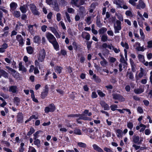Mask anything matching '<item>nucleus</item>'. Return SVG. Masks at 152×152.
Instances as JSON below:
<instances>
[{
  "mask_svg": "<svg viewBox=\"0 0 152 152\" xmlns=\"http://www.w3.org/2000/svg\"><path fill=\"white\" fill-rule=\"evenodd\" d=\"M114 33H119V31L122 28L121 22L119 20H117L114 23Z\"/></svg>",
  "mask_w": 152,
  "mask_h": 152,
  "instance_id": "nucleus-1",
  "label": "nucleus"
},
{
  "mask_svg": "<svg viewBox=\"0 0 152 152\" xmlns=\"http://www.w3.org/2000/svg\"><path fill=\"white\" fill-rule=\"evenodd\" d=\"M46 55L45 50L42 49L39 51V55L37 56L38 61L40 62H43L45 59Z\"/></svg>",
  "mask_w": 152,
  "mask_h": 152,
  "instance_id": "nucleus-2",
  "label": "nucleus"
},
{
  "mask_svg": "<svg viewBox=\"0 0 152 152\" xmlns=\"http://www.w3.org/2000/svg\"><path fill=\"white\" fill-rule=\"evenodd\" d=\"M84 0H71V3L77 7L84 4Z\"/></svg>",
  "mask_w": 152,
  "mask_h": 152,
  "instance_id": "nucleus-3",
  "label": "nucleus"
},
{
  "mask_svg": "<svg viewBox=\"0 0 152 152\" xmlns=\"http://www.w3.org/2000/svg\"><path fill=\"white\" fill-rule=\"evenodd\" d=\"M113 99L118 100L121 102H123L125 101V99L123 96L119 94L116 93L113 94H112Z\"/></svg>",
  "mask_w": 152,
  "mask_h": 152,
  "instance_id": "nucleus-4",
  "label": "nucleus"
},
{
  "mask_svg": "<svg viewBox=\"0 0 152 152\" xmlns=\"http://www.w3.org/2000/svg\"><path fill=\"white\" fill-rule=\"evenodd\" d=\"M30 8L32 12L34 15H38L39 13L37 10L35 5L33 4H31L29 5Z\"/></svg>",
  "mask_w": 152,
  "mask_h": 152,
  "instance_id": "nucleus-5",
  "label": "nucleus"
},
{
  "mask_svg": "<svg viewBox=\"0 0 152 152\" xmlns=\"http://www.w3.org/2000/svg\"><path fill=\"white\" fill-rule=\"evenodd\" d=\"M113 3L117 6V8H120L124 4V1L123 0H114Z\"/></svg>",
  "mask_w": 152,
  "mask_h": 152,
  "instance_id": "nucleus-6",
  "label": "nucleus"
},
{
  "mask_svg": "<svg viewBox=\"0 0 152 152\" xmlns=\"http://www.w3.org/2000/svg\"><path fill=\"white\" fill-rule=\"evenodd\" d=\"M45 36L46 38L49 42L56 39L53 35L49 32L46 33Z\"/></svg>",
  "mask_w": 152,
  "mask_h": 152,
  "instance_id": "nucleus-7",
  "label": "nucleus"
},
{
  "mask_svg": "<svg viewBox=\"0 0 152 152\" xmlns=\"http://www.w3.org/2000/svg\"><path fill=\"white\" fill-rule=\"evenodd\" d=\"M50 42L53 45L54 49L56 50H59V45L58 43L56 40V39Z\"/></svg>",
  "mask_w": 152,
  "mask_h": 152,
  "instance_id": "nucleus-8",
  "label": "nucleus"
},
{
  "mask_svg": "<svg viewBox=\"0 0 152 152\" xmlns=\"http://www.w3.org/2000/svg\"><path fill=\"white\" fill-rule=\"evenodd\" d=\"M16 39L19 42V46H22L24 44V40L20 35H18L16 36Z\"/></svg>",
  "mask_w": 152,
  "mask_h": 152,
  "instance_id": "nucleus-9",
  "label": "nucleus"
},
{
  "mask_svg": "<svg viewBox=\"0 0 152 152\" xmlns=\"http://www.w3.org/2000/svg\"><path fill=\"white\" fill-rule=\"evenodd\" d=\"M48 92V88L47 85L45 87L44 91L42 92L41 94V97L42 99H44L47 95Z\"/></svg>",
  "mask_w": 152,
  "mask_h": 152,
  "instance_id": "nucleus-10",
  "label": "nucleus"
},
{
  "mask_svg": "<svg viewBox=\"0 0 152 152\" xmlns=\"http://www.w3.org/2000/svg\"><path fill=\"white\" fill-rule=\"evenodd\" d=\"M79 118L78 119H83L84 120L90 121L91 120L90 118L87 117L84 114H78Z\"/></svg>",
  "mask_w": 152,
  "mask_h": 152,
  "instance_id": "nucleus-11",
  "label": "nucleus"
},
{
  "mask_svg": "<svg viewBox=\"0 0 152 152\" xmlns=\"http://www.w3.org/2000/svg\"><path fill=\"white\" fill-rule=\"evenodd\" d=\"M145 4L143 1L142 0H140L139 1L138 4L137 5V8L138 9H143L145 7Z\"/></svg>",
  "mask_w": 152,
  "mask_h": 152,
  "instance_id": "nucleus-12",
  "label": "nucleus"
},
{
  "mask_svg": "<svg viewBox=\"0 0 152 152\" xmlns=\"http://www.w3.org/2000/svg\"><path fill=\"white\" fill-rule=\"evenodd\" d=\"M8 74L6 71L2 69H1L0 67V78H1L2 76H3L5 78H8Z\"/></svg>",
  "mask_w": 152,
  "mask_h": 152,
  "instance_id": "nucleus-13",
  "label": "nucleus"
},
{
  "mask_svg": "<svg viewBox=\"0 0 152 152\" xmlns=\"http://www.w3.org/2000/svg\"><path fill=\"white\" fill-rule=\"evenodd\" d=\"M17 121L19 123H22L23 122V115L21 113H19L17 115Z\"/></svg>",
  "mask_w": 152,
  "mask_h": 152,
  "instance_id": "nucleus-14",
  "label": "nucleus"
},
{
  "mask_svg": "<svg viewBox=\"0 0 152 152\" xmlns=\"http://www.w3.org/2000/svg\"><path fill=\"white\" fill-rule=\"evenodd\" d=\"M81 36L83 38H85L87 40L90 39V35L88 33L83 32L82 33Z\"/></svg>",
  "mask_w": 152,
  "mask_h": 152,
  "instance_id": "nucleus-15",
  "label": "nucleus"
},
{
  "mask_svg": "<svg viewBox=\"0 0 152 152\" xmlns=\"http://www.w3.org/2000/svg\"><path fill=\"white\" fill-rule=\"evenodd\" d=\"M144 90V88H139L134 89V91L136 94H139L143 92Z\"/></svg>",
  "mask_w": 152,
  "mask_h": 152,
  "instance_id": "nucleus-16",
  "label": "nucleus"
},
{
  "mask_svg": "<svg viewBox=\"0 0 152 152\" xmlns=\"http://www.w3.org/2000/svg\"><path fill=\"white\" fill-rule=\"evenodd\" d=\"M17 6V4L15 2H12L10 4V11L12 12L14 11L16 8Z\"/></svg>",
  "mask_w": 152,
  "mask_h": 152,
  "instance_id": "nucleus-17",
  "label": "nucleus"
},
{
  "mask_svg": "<svg viewBox=\"0 0 152 152\" xmlns=\"http://www.w3.org/2000/svg\"><path fill=\"white\" fill-rule=\"evenodd\" d=\"M100 104L104 108V110H108L109 109L108 105L104 102L102 101L100 102Z\"/></svg>",
  "mask_w": 152,
  "mask_h": 152,
  "instance_id": "nucleus-18",
  "label": "nucleus"
},
{
  "mask_svg": "<svg viewBox=\"0 0 152 152\" xmlns=\"http://www.w3.org/2000/svg\"><path fill=\"white\" fill-rule=\"evenodd\" d=\"M18 88L16 86H12L9 87V91L13 93H16L17 91Z\"/></svg>",
  "mask_w": 152,
  "mask_h": 152,
  "instance_id": "nucleus-19",
  "label": "nucleus"
},
{
  "mask_svg": "<svg viewBox=\"0 0 152 152\" xmlns=\"http://www.w3.org/2000/svg\"><path fill=\"white\" fill-rule=\"evenodd\" d=\"M140 138L138 136H134L133 139V142L138 145L140 144V142H139Z\"/></svg>",
  "mask_w": 152,
  "mask_h": 152,
  "instance_id": "nucleus-20",
  "label": "nucleus"
},
{
  "mask_svg": "<svg viewBox=\"0 0 152 152\" xmlns=\"http://www.w3.org/2000/svg\"><path fill=\"white\" fill-rule=\"evenodd\" d=\"M19 70L22 71L23 72H26L27 69L25 66L22 65V63L20 62L19 64Z\"/></svg>",
  "mask_w": 152,
  "mask_h": 152,
  "instance_id": "nucleus-21",
  "label": "nucleus"
},
{
  "mask_svg": "<svg viewBox=\"0 0 152 152\" xmlns=\"http://www.w3.org/2000/svg\"><path fill=\"white\" fill-rule=\"evenodd\" d=\"M93 147L94 150L98 152H103V150L96 144L93 145Z\"/></svg>",
  "mask_w": 152,
  "mask_h": 152,
  "instance_id": "nucleus-22",
  "label": "nucleus"
},
{
  "mask_svg": "<svg viewBox=\"0 0 152 152\" xmlns=\"http://www.w3.org/2000/svg\"><path fill=\"white\" fill-rule=\"evenodd\" d=\"M11 12L13 16L16 18H18L20 16V12L19 11L14 10Z\"/></svg>",
  "mask_w": 152,
  "mask_h": 152,
  "instance_id": "nucleus-23",
  "label": "nucleus"
},
{
  "mask_svg": "<svg viewBox=\"0 0 152 152\" xmlns=\"http://www.w3.org/2000/svg\"><path fill=\"white\" fill-rule=\"evenodd\" d=\"M65 15L66 18H64L65 21L66 22H67V21L69 23H70L71 22V20L70 19L69 15L67 12H65Z\"/></svg>",
  "mask_w": 152,
  "mask_h": 152,
  "instance_id": "nucleus-24",
  "label": "nucleus"
},
{
  "mask_svg": "<svg viewBox=\"0 0 152 152\" xmlns=\"http://www.w3.org/2000/svg\"><path fill=\"white\" fill-rule=\"evenodd\" d=\"M26 49L27 53L30 54H32L34 52V49L31 46L27 47Z\"/></svg>",
  "mask_w": 152,
  "mask_h": 152,
  "instance_id": "nucleus-25",
  "label": "nucleus"
},
{
  "mask_svg": "<svg viewBox=\"0 0 152 152\" xmlns=\"http://www.w3.org/2000/svg\"><path fill=\"white\" fill-rule=\"evenodd\" d=\"M42 132L41 131L39 130L36 132L33 135L34 137L33 138L34 140H36L37 138H38L40 136L39 134Z\"/></svg>",
  "mask_w": 152,
  "mask_h": 152,
  "instance_id": "nucleus-26",
  "label": "nucleus"
},
{
  "mask_svg": "<svg viewBox=\"0 0 152 152\" xmlns=\"http://www.w3.org/2000/svg\"><path fill=\"white\" fill-rule=\"evenodd\" d=\"M27 8V5H23L20 7V9L23 13H25L27 11L26 8Z\"/></svg>",
  "mask_w": 152,
  "mask_h": 152,
  "instance_id": "nucleus-27",
  "label": "nucleus"
},
{
  "mask_svg": "<svg viewBox=\"0 0 152 152\" xmlns=\"http://www.w3.org/2000/svg\"><path fill=\"white\" fill-rule=\"evenodd\" d=\"M91 16H88L86 17L85 21L88 25H90L91 23Z\"/></svg>",
  "mask_w": 152,
  "mask_h": 152,
  "instance_id": "nucleus-28",
  "label": "nucleus"
},
{
  "mask_svg": "<svg viewBox=\"0 0 152 152\" xmlns=\"http://www.w3.org/2000/svg\"><path fill=\"white\" fill-rule=\"evenodd\" d=\"M107 31V28L104 27H102L98 31L99 33L100 34H103Z\"/></svg>",
  "mask_w": 152,
  "mask_h": 152,
  "instance_id": "nucleus-29",
  "label": "nucleus"
},
{
  "mask_svg": "<svg viewBox=\"0 0 152 152\" xmlns=\"http://www.w3.org/2000/svg\"><path fill=\"white\" fill-rule=\"evenodd\" d=\"M73 132L75 134H76L80 135L81 134V130L80 129L76 128H75Z\"/></svg>",
  "mask_w": 152,
  "mask_h": 152,
  "instance_id": "nucleus-30",
  "label": "nucleus"
},
{
  "mask_svg": "<svg viewBox=\"0 0 152 152\" xmlns=\"http://www.w3.org/2000/svg\"><path fill=\"white\" fill-rule=\"evenodd\" d=\"M34 142L35 145H37V147H39L40 146V141L38 139L34 140Z\"/></svg>",
  "mask_w": 152,
  "mask_h": 152,
  "instance_id": "nucleus-31",
  "label": "nucleus"
},
{
  "mask_svg": "<svg viewBox=\"0 0 152 152\" xmlns=\"http://www.w3.org/2000/svg\"><path fill=\"white\" fill-rule=\"evenodd\" d=\"M33 26L34 25H29L28 26V30L31 34H33L34 32Z\"/></svg>",
  "mask_w": 152,
  "mask_h": 152,
  "instance_id": "nucleus-32",
  "label": "nucleus"
},
{
  "mask_svg": "<svg viewBox=\"0 0 152 152\" xmlns=\"http://www.w3.org/2000/svg\"><path fill=\"white\" fill-rule=\"evenodd\" d=\"M40 40V37L39 36H36L34 38V42L36 43H38Z\"/></svg>",
  "mask_w": 152,
  "mask_h": 152,
  "instance_id": "nucleus-33",
  "label": "nucleus"
},
{
  "mask_svg": "<svg viewBox=\"0 0 152 152\" xmlns=\"http://www.w3.org/2000/svg\"><path fill=\"white\" fill-rule=\"evenodd\" d=\"M137 57L138 59L140 60L142 62H145V59L144 58V56H143L141 55V54H138L137 56Z\"/></svg>",
  "mask_w": 152,
  "mask_h": 152,
  "instance_id": "nucleus-34",
  "label": "nucleus"
},
{
  "mask_svg": "<svg viewBox=\"0 0 152 152\" xmlns=\"http://www.w3.org/2000/svg\"><path fill=\"white\" fill-rule=\"evenodd\" d=\"M49 107L50 112H53L55 110V106L53 104H51Z\"/></svg>",
  "mask_w": 152,
  "mask_h": 152,
  "instance_id": "nucleus-35",
  "label": "nucleus"
},
{
  "mask_svg": "<svg viewBox=\"0 0 152 152\" xmlns=\"http://www.w3.org/2000/svg\"><path fill=\"white\" fill-rule=\"evenodd\" d=\"M101 40L103 42H105L108 40V37L107 35H102L101 38Z\"/></svg>",
  "mask_w": 152,
  "mask_h": 152,
  "instance_id": "nucleus-36",
  "label": "nucleus"
},
{
  "mask_svg": "<svg viewBox=\"0 0 152 152\" xmlns=\"http://www.w3.org/2000/svg\"><path fill=\"white\" fill-rule=\"evenodd\" d=\"M121 44L123 47H124L126 49H127L129 48V47L127 43L125 42L124 43L123 42H122Z\"/></svg>",
  "mask_w": 152,
  "mask_h": 152,
  "instance_id": "nucleus-37",
  "label": "nucleus"
},
{
  "mask_svg": "<svg viewBox=\"0 0 152 152\" xmlns=\"http://www.w3.org/2000/svg\"><path fill=\"white\" fill-rule=\"evenodd\" d=\"M62 69V68L61 66H57L55 69V71L58 73H60L61 72Z\"/></svg>",
  "mask_w": 152,
  "mask_h": 152,
  "instance_id": "nucleus-38",
  "label": "nucleus"
},
{
  "mask_svg": "<svg viewBox=\"0 0 152 152\" xmlns=\"http://www.w3.org/2000/svg\"><path fill=\"white\" fill-rule=\"evenodd\" d=\"M103 60L100 61V64L103 66H105L107 64V62L104 58L102 59Z\"/></svg>",
  "mask_w": 152,
  "mask_h": 152,
  "instance_id": "nucleus-39",
  "label": "nucleus"
},
{
  "mask_svg": "<svg viewBox=\"0 0 152 152\" xmlns=\"http://www.w3.org/2000/svg\"><path fill=\"white\" fill-rule=\"evenodd\" d=\"M140 32L141 39L143 40H144L145 38V35L141 29H140Z\"/></svg>",
  "mask_w": 152,
  "mask_h": 152,
  "instance_id": "nucleus-40",
  "label": "nucleus"
},
{
  "mask_svg": "<svg viewBox=\"0 0 152 152\" xmlns=\"http://www.w3.org/2000/svg\"><path fill=\"white\" fill-rule=\"evenodd\" d=\"M144 75V70L143 68L141 67L140 68V72L139 73L138 76L140 78H141Z\"/></svg>",
  "mask_w": 152,
  "mask_h": 152,
  "instance_id": "nucleus-41",
  "label": "nucleus"
},
{
  "mask_svg": "<svg viewBox=\"0 0 152 152\" xmlns=\"http://www.w3.org/2000/svg\"><path fill=\"white\" fill-rule=\"evenodd\" d=\"M115 15L117 16L118 19L120 21H123V17L121 14H118L116 13L115 14Z\"/></svg>",
  "mask_w": 152,
  "mask_h": 152,
  "instance_id": "nucleus-42",
  "label": "nucleus"
},
{
  "mask_svg": "<svg viewBox=\"0 0 152 152\" xmlns=\"http://www.w3.org/2000/svg\"><path fill=\"white\" fill-rule=\"evenodd\" d=\"M67 12L69 13H74L75 10L72 8L69 7L67 9Z\"/></svg>",
  "mask_w": 152,
  "mask_h": 152,
  "instance_id": "nucleus-43",
  "label": "nucleus"
},
{
  "mask_svg": "<svg viewBox=\"0 0 152 152\" xmlns=\"http://www.w3.org/2000/svg\"><path fill=\"white\" fill-rule=\"evenodd\" d=\"M54 6L53 7L54 10L57 12H58L59 11V9L58 7V4L56 3H54Z\"/></svg>",
  "mask_w": 152,
  "mask_h": 152,
  "instance_id": "nucleus-44",
  "label": "nucleus"
},
{
  "mask_svg": "<svg viewBox=\"0 0 152 152\" xmlns=\"http://www.w3.org/2000/svg\"><path fill=\"white\" fill-rule=\"evenodd\" d=\"M125 14L127 16L132 17L133 15L132 12L129 10H127L125 12Z\"/></svg>",
  "mask_w": 152,
  "mask_h": 152,
  "instance_id": "nucleus-45",
  "label": "nucleus"
},
{
  "mask_svg": "<svg viewBox=\"0 0 152 152\" xmlns=\"http://www.w3.org/2000/svg\"><path fill=\"white\" fill-rule=\"evenodd\" d=\"M127 127L129 128L130 130L132 129L133 127V125L132 122H128L127 123Z\"/></svg>",
  "mask_w": 152,
  "mask_h": 152,
  "instance_id": "nucleus-46",
  "label": "nucleus"
},
{
  "mask_svg": "<svg viewBox=\"0 0 152 152\" xmlns=\"http://www.w3.org/2000/svg\"><path fill=\"white\" fill-rule=\"evenodd\" d=\"M34 132V129L33 128L31 127L30 128V131L28 132L27 135L28 136L30 135L31 134H32Z\"/></svg>",
  "mask_w": 152,
  "mask_h": 152,
  "instance_id": "nucleus-47",
  "label": "nucleus"
},
{
  "mask_svg": "<svg viewBox=\"0 0 152 152\" xmlns=\"http://www.w3.org/2000/svg\"><path fill=\"white\" fill-rule=\"evenodd\" d=\"M127 75H129V77L130 79L133 80L134 78L133 74L132 72H127Z\"/></svg>",
  "mask_w": 152,
  "mask_h": 152,
  "instance_id": "nucleus-48",
  "label": "nucleus"
},
{
  "mask_svg": "<svg viewBox=\"0 0 152 152\" xmlns=\"http://www.w3.org/2000/svg\"><path fill=\"white\" fill-rule=\"evenodd\" d=\"M59 24L61 26L62 28L64 30H66V27L63 21H61L59 23Z\"/></svg>",
  "mask_w": 152,
  "mask_h": 152,
  "instance_id": "nucleus-49",
  "label": "nucleus"
},
{
  "mask_svg": "<svg viewBox=\"0 0 152 152\" xmlns=\"http://www.w3.org/2000/svg\"><path fill=\"white\" fill-rule=\"evenodd\" d=\"M11 72V74L14 77H15L16 75H17V74H18V73L16 72V70L14 69H12Z\"/></svg>",
  "mask_w": 152,
  "mask_h": 152,
  "instance_id": "nucleus-50",
  "label": "nucleus"
},
{
  "mask_svg": "<svg viewBox=\"0 0 152 152\" xmlns=\"http://www.w3.org/2000/svg\"><path fill=\"white\" fill-rule=\"evenodd\" d=\"M79 10L82 14L85 13L86 12L85 8L83 7H81L79 8Z\"/></svg>",
  "mask_w": 152,
  "mask_h": 152,
  "instance_id": "nucleus-51",
  "label": "nucleus"
},
{
  "mask_svg": "<svg viewBox=\"0 0 152 152\" xmlns=\"http://www.w3.org/2000/svg\"><path fill=\"white\" fill-rule=\"evenodd\" d=\"M98 94L101 97H103L105 96V94L99 90L97 91Z\"/></svg>",
  "mask_w": 152,
  "mask_h": 152,
  "instance_id": "nucleus-52",
  "label": "nucleus"
},
{
  "mask_svg": "<svg viewBox=\"0 0 152 152\" xmlns=\"http://www.w3.org/2000/svg\"><path fill=\"white\" fill-rule=\"evenodd\" d=\"M36 151L35 149L33 147L29 146V150L28 152H36Z\"/></svg>",
  "mask_w": 152,
  "mask_h": 152,
  "instance_id": "nucleus-53",
  "label": "nucleus"
},
{
  "mask_svg": "<svg viewBox=\"0 0 152 152\" xmlns=\"http://www.w3.org/2000/svg\"><path fill=\"white\" fill-rule=\"evenodd\" d=\"M56 19L58 21H59L61 20V15L60 13H58L56 14Z\"/></svg>",
  "mask_w": 152,
  "mask_h": 152,
  "instance_id": "nucleus-54",
  "label": "nucleus"
},
{
  "mask_svg": "<svg viewBox=\"0 0 152 152\" xmlns=\"http://www.w3.org/2000/svg\"><path fill=\"white\" fill-rule=\"evenodd\" d=\"M110 107L112 111H114L116 110V108H118V106L114 104L111 105Z\"/></svg>",
  "mask_w": 152,
  "mask_h": 152,
  "instance_id": "nucleus-55",
  "label": "nucleus"
},
{
  "mask_svg": "<svg viewBox=\"0 0 152 152\" xmlns=\"http://www.w3.org/2000/svg\"><path fill=\"white\" fill-rule=\"evenodd\" d=\"M78 145L80 147L83 148H85L86 146V145L83 142H78Z\"/></svg>",
  "mask_w": 152,
  "mask_h": 152,
  "instance_id": "nucleus-56",
  "label": "nucleus"
},
{
  "mask_svg": "<svg viewBox=\"0 0 152 152\" xmlns=\"http://www.w3.org/2000/svg\"><path fill=\"white\" fill-rule=\"evenodd\" d=\"M47 27L46 25H43L41 26V30L42 31L44 32H45L46 31V28Z\"/></svg>",
  "mask_w": 152,
  "mask_h": 152,
  "instance_id": "nucleus-57",
  "label": "nucleus"
},
{
  "mask_svg": "<svg viewBox=\"0 0 152 152\" xmlns=\"http://www.w3.org/2000/svg\"><path fill=\"white\" fill-rule=\"evenodd\" d=\"M148 46L147 47L148 48H152V41H149L147 42Z\"/></svg>",
  "mask_w": 152,
  "mask_h": 152,
  "instance_id": "nucleus-58",
  "label": "nucleus"
},
{
  "mask_svg": "<svg viewBox=\"0 0 152 152\" xmlns=\"http://www.w3.org/2000/svg\"><path fill=\"white\" fill-rule=\"evenodd\" d=\"M8 47V45L6 43H4L1 46V48H2L4 49V50H5V49H7Z\"/></svg>",
  "mask_w": 152,
  "mask_h": 152,
  "instance_id": "nucleus-59",
  "label": "nucleus"
},
{
  "mask_svg": "<svg viewBox=\"0 0 152 152\" xmlns=\"http://www.w3.org/2000/svg\"><path fill=\"white\" fill-rule=\"evenodd\" d=\"M97 96V95L96 93L95 92H92L91 95V97L93 98H96Z\"/></svg>",
  "mask_w": 152,
  "mask_h": 152,
  "instance_id": "nucleus-60",
  "label": "nucleus"
},
{
  "mask_svg": "<svg viewBox=\"0 0 152 152\" xmlns=\"http://www.w3.org/2000/svg\"><path fill=\"white\" fill-rule=\"evenodd\" d=\"M137 111L140 113H143V110L142 108L140 107H138L137 108Z\"/></svg>",
  "mask_w": 152,
  "mask_h": 152,
  "instance_id": "nucleus-61",
  "label": "nucleus"
},
{
  "mask_svg": "<svg viewBox=\"0 0 152 152\" xmlns=\"http://www.w3.org/2000/svg\"><path fill=\"white\" fill-rule=\"evenodd\" d=\"M50 28L51 31L54 34L55 33L57 32L56 28L53 27H50Z\"/></svg>",
  "mask_w": 152,
  "mask_h": 152,
  "instance_id": "nucleus-62",
  "label": "nucleus"
},
{
  "mask_svg": "<svg viewBox=\"0 0 152 152\" xmlns=\"http://www.w3.org/2000/svg\"><path fill=\"white\" fill-rule=\"evenodd\" d=\"M12 58H6L4 59L5 61L7 63L10 64L11 63V61Z\"/></svg>",
  "mask_w": 152,
  "mask_h": 152,
  "instance_id": "nucleus-63",
  "label": "nucleus"
},
{
  "mask_svg": "<svg viewBox=\"0 0 152 152\" xmlns=\"http://www.w3.org/2000/svg\"><path fill=\"white\" fill-rule=\"evenodd\" d=\"M104 150L106 152H114L110 148L107 147L104 148Z\"/></svg>",
  "mask_w": 152,
  "mask_h": 152,
  "instance_id": "nucleus-64",
  "label": "nucleus"
}]
</instances>
